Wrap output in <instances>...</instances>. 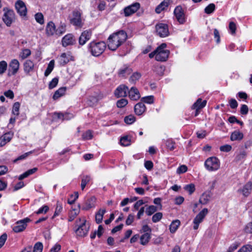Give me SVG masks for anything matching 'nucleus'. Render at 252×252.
Listing matches in <instances>:
<instances>
[{
  "mask_svg": "<svg viewBox=\"0 0 252 252\" xmlns=\"http://www.w3.org/2000/svg\"><path fill=\"white\" fill-rule=\"evenodd\" d=\"M141 77V74L138 72H134L130 77L129 81L132 84H135Z\"/></svg>",
  "mask_w": 252,
  "mask_h": 252,
  "instance_id": "2f4dec72",
  "label": "nucleus"
},
{
  "mask_svg": "<svg viewBox=\"0 0 252 252\" xmlns=\"http://www.w3.org/2000/svg\"><path fill=\"white\" fill-rule=\"evenodd\" d=\"M54 65L55 61L54 60H52L49 62V64H48V66L44 72V75L45 76H48L51 73L54 68Z\"/></svg>",
  "mask_w": 252,
  "mask_h": 252,
  "instance_id": "f704fd0d",
  "label": "nucleus"
},
{
  "mask_svg": "<svg viewBox=\"0 0 252 252\" xmlns=\"http://www.w3.org/2000/svg\"><path fill=\"white\" fill-rule=\"evenodd\" d=\"M252 190V183L248 182L247 183L242 189H239V191L241 192L242 194L245 196H248L251 193Z\"/></svg>",
  "mask_w": 252,
  "mask_h": 252,
  "instance_id": "6ab92c4d",
  "label": "nucleus"
},
{
  "mask_svg": "<svg viewBox=\"0 0 252 252\" xmlns=\"http://www.w3.org/2000/svg\"><path fill=\"white\" fill-rule=\"evenodd\" d=\"M64 32H61L56 29L55 24L53 22H49L46 27V34L48 36H52L54 33L61 35Z\"/></svg>",
  "mask_w": 252,
  "mask_h": 252,
  "instance_id": "9b49d317",
  "label": "nucleus"
},
{
  "mask_svg": "<svg viewBox=\"0 0 252 252\" xmlns=\"http://www.w3.org/2000/svg\"><path fill=\"white\" fill-rule=\"evenodd\" d=\"M105 209H100L95 215V221L98 224L101 222L103 215L105 213Z\"/></svg>",
  "mask_w": 252,
  "mask_h": 252,
  "instance_id": "7c9ffc66",
  "label": "nucleus"
},
{
  "mask_svg": "<svg viewBox=\"0 0 252 252\" xmlns=\"http://www.w3.org/2000/svg\"><path fill=\"white\" fill-rule=\"evenodd\" d=\"M31 54V50L29 49H24L20 54V57L22 59H25Z\"/></svg>",
  "mask_w": 252,
  "mask_h": 252,
  "instance_id": "ea45409f",
  "label": "nucleus"
},
{
  "mask_svg": "<svg viewBox=\"0 0 252 252\" xmlns=\"http://www.w3.org/2000/svg\"><path fill=\"white\" fill-rule=\"evenodd\" d=\"M249 108L247 105L245 104L242 105L240 109V112L242 114L246 115L248 113Z\"/></svg>",
  "mask_w": 252,
  "mask_h": 252,
  "instance_id": "69168bd1",
  "label": "nucleus"
},
{
  "mask_svg": "<svg viewBox=\"0 0 252 252\" xmlns=\"http://www.w3.org/2000/svg\"><path fill=\"white\" fill-rule=\"evenodd\" d=\"M156 29L157 34L161 37H164L169 35V30L167 25L164 23H159L156 25Z\"/></svg>",
  "mask_w": 252,
  "mask_h": 252,
  "instance_id": "1a4fd4ad",
  "label": "nucleus"
},
{
  "mask_svg": "<svg viewBox=\"0 0 252 252\" xmlns=\"http://www.w3.org/2000/svg\"><path fill=\"white\" fill-rule=\"evenodd\" d=\"M92 35V32L90 30H86L83 32L79 39V44L81 45H84L87 41L90 39Z\"/></svg>",
  "mask_w": 252,
  "mask_h": 252,
  "instance_id": "f3484780",
  "label": "nucleus"
},
{
  "mask_svg": "<svg viewBox=\"0 0 252 252\" xmlns=\"http://www.w3.org/2000/svg\"><path fill=\"white\" fill-rule=\"evenodd\" d=\"M128 90V88L126 86L121 85L115 91V95L117 97L126 96Z\"/></svg>",
  "mask_w": 252,
  "mask_h": 252,
  "instance_id": "2eb2a0df",
  "label": "nucleus"
},
{
  "mask_svg": "<svg viewBox=\"0 0 252 252\" xmlns=\"http://www.w3.org/2000/svg\"><path fill=\"white\" fill-rule=\"evenodd\" d=\"M128 103V101L126 99L122 98L117 102V106L118 108H123Z\"/></svg>",
  "mask_w": 252,
  "mask_h": 252,
  "instance_id": "8fccbe9b",
  "label": "nucleus"
},
{
  "mask_svg": "<svg viewBox=\"0 0 252 252\" xmlns=\"http://www.w3.org/2000/svg\"><path fill=\"white\" fill-rule=\"evenodd\" d=\"M69 61V55L66 53H62L58 58V62L60 65H64Z\"/></svg>",
  "mask_w": 252,
  "mask_h": 252,
  "instance_id": "a878e982",
  "label": "nucleus"
},
{
  "mask_svg": "<svg viewBox=\"0 0 252 252\" xmlns=\"http://www.w3.org/2000/svg\"><path fill=\"white\" fill-rule=\"evenodd\" d=\"M231 149L232 147L230 145H225L220 147V150L225 152H229Z\"/></svg>",
  "mask_w": 252,
  "mask_h": 252,
  "instance_id": "0e129e2a",
  "label": "nucleus"
},
{
  "mask_svg": "<svg viewBox=\"0 0 252 252\" xmlns=\"http://www.w3.org/2000/svg\"><path fill=\"white\" fill-rule=\"evenodd\" d=\"M208 213V209L207 208H204L199 214L195 217L193 220V229L196 230L199 227V224L203 221L205 217L207 215Z\"/></svg>",
  "mask_w": 252,
  "mask_h": 252,
  "instance_id": "6e6552de",
  "label": "nucleus"
},
{
  "mask_svg": "<svg viewBox=\"0 0 252 252\" xmlns=\"http://www.w3.org/2000/svg\"><path fill=\"white\" fill-rule=\"evenodd\" d=\"M61 249V246L60 244H56L50 250V252H59Z\"/></svg>",
  "mask_w": 252,
  "mask_h": 252,
  "instance_id": "338daca9",
  "label": "nucleus"
},
{
  "mask_svg": "<svg viewBox=\"0 0 252 252\" xmlns=\"http://www.w3.org/2000/svg\"><path fill=\"white\" fill-rule=\"evenodd\" d=\"M252 251V245H246L243 246L237 252H251Z\"/></svg>",
  "mask_w": 252,
  "mask_h": 252,
  "instance_id": "3c124183",
  "label": "nucleus"
},
{
  "mask_svg": "<svg viewBox=\"0 0 252 252\" xmlns=\"http://www.w3.org/2000/svg\"><path fill=\"white\" fill-rule=\"evenodd\" d=\"M207 170L209 171H214L218 170L220 167L219 159L214 157L208 158L204 163Z\"/></svg>",
  "mask_w": 252,
  "mask_h": 252,
  "instance_id": "39448f33",
  "label": "nucleus"
},
{
  "mask_svg": "<svg viewBox=\"0 0 252 252\" xmlns=\"http://www.w3.org/2000/svg\"><path fill=\"white\" fill-rule=\"evenodd\" d=\"M79 194L77 192H75L74 194H71L70 198L68 200V203L69 204H72L74 203L75 200L78 198Z\"/></svg>",
  "mask_w": 252,
  "mask_h": 252,
  "instance_id": "6e6d98bb",
  "label": "nucleus"
},
{
  "mask_svg": "<svg viewBox=\"0 0 252 252\" xmlns=\"http://www.w3.org/2000/svg\"><path fill=\"white\" fill-rule=\"evenodd\" d=\"M180 225V221L178 220H175L172 222L170 225V231L171 233H174L179 225Z\"/></svg>",
  "mask_w": 252,
  "mask_h": 252,
  "instance_id": "72a5a7b5",
  "label": "nucleus"
},
{
  "mask_svg": "<svg viewBox=\"0 0 252 252\" xmlns=\"http://www.w3.org/2000/svg\"><path fill=\"white\" fill-rule=\"evenodd\" d=\"M90 226L86 224L85 218H79L75 221V232L77 236L84 237L86 236L89 230Z\"/></svg>",
  "mask_w": 252,
  "mask_h": 252,
  "instance_id": "f03ea898",
  "label": "nucleus"
},
{
  "mask_svg": "<svg viewBox=\"0 0 252 252\" xmlns=\"http://www.w3.org/2000/svg\"><path fill=\"white\" fill-rule=\"evenodd\" d=\"M59 82V79L58 78H53L49 84V88L50 89H52L57 86Z\"/></svg>",
  "mask_w": 252,
  "mask_h": 252,
  "instance_id": "4d7b16f0",
  "label": "nucleus"
},
{
  "mask_svg": "<svg viewBox=\"0 0 252 252\" xmlns=\"http://www.w3.org/2000/svg\"><path fill=\"white\" fill-rule=\"evenodd\" d=\"M13 134L11 132H7L0 137V146L2 147L9 142L12 139Z\"/></svg>",
  "mask_w": 252,
  "mask_h": 252,
  "instance_id": "5701e85b",
  "label": "nucleus"
},
{
  "mask_svg": "<svg viewBox=\"0 0 252 252\" xmlns=\"http://www.w3.org/2000/svg\"><path fill=\"white\" fill-rule=\"evenodd\" d=\"M17 12L21 16H25L27 14V10L25 3L21 0H17L15 4Z\"/></svg>",
  "mask_w": 252,
  "mask_h": 252,
  "instance_id": "4468645a",
  "label": "nucleus"
},
{
  "mask_svg": "<svg viewBox=\"0 0 252 252\" xmlns=\"http://www.w3.org/2000/svg\"><path fill=\"white\" fill-rule=\"evenodd\" d=\"M7 68V63L5 61L0 62V75H2Z\"/></svg>",
  "mask_w": 252,
  "mask_h": 252,
  "instance_id": "37998d69",
  "label": "nucleus"
},
{
  "mask_svg": "<svg viewBox=\"0 0 252 252\" xmlns=\"http://www.w3.org/2000/svg\"><path fill=\"white\" fill-rule=\"evenodd\" d=\"M92 202L93 199L87 200L82 206V209L83 210H88L91 208L94 207V205Z\"/></svg>",
  "mask_w": 252,
  "mask_h": 252,
  "instance_id": "e433bc0d",
  "label": "nucleus"
},
{
  "mask_svg": "<svg viewBox=\"0 0 252 252\" xmlns=\"http://www.w3.org/2000/svg\"><path fill=\"white\" fill-rule=\"evenodd\" d=\"M91 177L88 175L83 176L82 178L81 187L82 190L84 189L86 186L91 181Z\"/></svg>",
  "mask_w": 252,
  "mask_h": 252,
  "instance_id": "c9c22d12",
  "label": "nucleus"
},
{
  "mask_svg": "<svg viewBox=\"0 0 252 252\" xmlns=\"http://www.w3.org/2000/svg\"><path fill=\"white\" fill-rule=\"evenodd\" d=\"M158 210L157 207L154 205L149 206L146 210V213L148 216H151Z\"/></svg>",
  "mask_w": 252,
  "mask_h": 252,
  "instance_id": "a18cd8bd",
  "label": "nucleus"
},
{
  "mask_svg": "<svg viewBox=\"0 0 252 252\" xmlns=\"http://www.w3.org/2000/svg\"><path fill=\"white\" fill-rule=\"evenodd\" d=\"M188 170L187 166L185 165H182L179 166L177 170V173L178 174H182L185 173Z\"/></svg>",
  "mask_w": 252,
  "mask_h": 252,
  "instance_id": "680f3d73",
  "label": "nucleus"
},
{
  "mask_svg": "<svg viewBox=\"0 0 252 252\" xmlns=\"http://www.w3.org/2000/svg\"><path fill=\"white\" fill-rule=\"evenodd\" d=\"M169 4V0H164L161 2L156 8V12L157 13H160L162 10H164Z\"/></svg>",
  "mask_w": 252,
  "mask_h": 252,
  "instance_id": "c85d7f7f",
  "label": "nucleus"
},
{
  "mask_svg": "<svg viewBox=\"0 0 252 252\" xmlns=\"http://www.w3.org/2000/svg\"><path fill=\"white\" fill-rule=\"evenodd\" d=\"M63 210L62 204L60 203L59 201L57 202L56 207L55 209V211L53 216V218L57 216H59L60 214L61 213Z\"/></svg>",
  "mask_w": 252,
  "mask_h": 252,
  "instance_id": "79ce46f5",
  "label": "nucleus"
},
{
  "mask_svg": "<svg viewBox=\"0 0 252 252\" xmlns=\"http://www.w3.org/2000/svg\"><path fill=\"white\" fill-rule=\"evenodd\" d=\"M215 9V5L214 3H210L205 8V12L207 14L212 13Z\"/></svg>",
  "mask_w": 252,
  "mask_h": 252,
  "instance_id": "864d4df0",
  "label": "nucleus"
},
{
  "mask_svg": "<svg viewBox=\"0 0 252 252\" xmlns=\"http://www.w3.org/2000/svg\"><path fill=\"white\" fill-rule=\"evenodd\" d=\"M127 39V34L124 31H120L110 35L108 38V48L115 51L122 45Z\"/></svg>",
  "mask_w": 252,
  "mask_h": 252,
  "instance_id": "f257e3e1",
  "label": "nucleus"
},
{
  "mask_svg": "<svg viewBox=\"0 0 252 252\" xmlns=\"http://www.w3.org/2000/svg\"><path fill=\"white\" fill-rule=\"evenodd\" d=\"M146 110V106L143 102H139L134 106V111L136 114L141 115Z\"/></svg>",
  "mask_w": 252,
  "mask_h": 252,
  "instance_id": "b1692460",
  "label": "nucleus"
},
{
  "mask_svg": "<svg viewBox=\"0 0 252 252\" xmlns=\"http://www.w3.org/2000/svg\"><path fill=\"white\" fill-rule=\"evenodd\" d=\"M20 104L19 102H15L13 104L12 113L13 115L18 116L19 115V109Z\"/></svg>",
  "mask_w": 252,
  "mask_h": 252,
  "instance_id": "4c0bfd02",
  "label": "nucleus"
},
{
  "mask_svg": "<svg viewBox=\"0 0 252 252\" xmlns=\"http://www.w3.org/2000/svg\"><path fill=\"white\" fill-rule=\"evenodd\" d=\"M71 23L79 28H81L83 25V20L81 18V13L78 10L73 12L72 18L70 20Z\"/></svg>",
  "mask_w": 252,
  "mask_h": 252,
  "instance_id": "0eeeda50",
  "label": "nucleus"
},
{
  "mask_svg": "<svg viewBox=\"0 0 252 252\" xmlns=\"http://www.w3.org/2000/svg\"><path fill=\"white\" fill-rule=\"evenodd\" d=\"M132 72V69L127 66H124L120 69L118 74L121 77H126Z\"/></svg>",
  "mask_w": 252,
  "mask_h": 252,
  "instance_id": "c756f323",
  "label": "nucleus"
},
{
  "mask_svg": "<svg viewBox=\"0 0 252 252\" xmlns=\"http://www.w3.org/2000/svg\"><path fill=\"white\" fill-rule=\"evenodd\" d=\"M43 245L41 242H37L33 247V252H42L43 250Z\"/></svg>",
  "mask_w": 252,
  "mask_h": 252,
  "instance_id": "de8ad7c7",
  "label": "nucleus"
},
{
  "mask_svg": "<svg viewBox=\"0 0 252 252\" xmlns=\"http://www.w3.org/2000/svg\"><path fill=\"white\" fill-rule=\"evenodd\" d=\"M174 14L176 19L180 24L185 22V13L182 6H177L174 9Z\"/></svg>",
  "mask_w": 252,
  "mask_h": 252,
  "instance_id": "ddd939ff",
  "label": "nucleus"
},
{
  "mask_svg": "<svg viewBox=\"0 0 252 252\" xmlns=\"http://www.w3.org/2000/svg\"><path fill=\"white\" fill-rule=\"evenodd\" d=\"M135 117L133 115H129L125 117L124 119L125 122L128 125L132 124L135 121Z\"/></svg>",
  "mask_w": 252,
  "mask_h": 252,
  "instance_id": "c03bdc74",
  "label": "nucleus"
},
{
  "mask_svg": "<svg viewBox=\"0 0 252 252\" xmlns=\"http://www.w3.org/2000/svg\"><path fill=\"white\" fill-rule=\"evenodd\" d=\"M34 64L31 60H27L24 63V71L26 73H29L33 70Z\"/></svg>",
  "mask_w": 252,
  "mask_h": 252,
  "instance_id": "393cba45",
  "label": "nucleus"
},
{
  "mask_svg": "<svg viewBox=\"0 0 252 252\" xmlns=\"http://www.w3.org/2000/svg\"><path fill=\"white\" fill-rule=\"evenodd\" d=\"M14 19V12L13 10H7L3 16V20L8 26H10Z\"/></svg>",
  "mask_w": 252,
  "mask_h": 252,
  "instance_id": "dca6fc26",
  "label": "nucleus"
},
{
  "mask_svg": "<svg viewBox=\"0 0 252 252\" xmlns=\"http://www.w3.org/2000/svg\"><path fill=\"white\" fill-rule=\"evenodd\" d=\"M30 221H31V220L28 218L17 221L15 223V225L13 227V230L16 233H19L24 231L27 226V223Z\"/></svg>",
  "mask_w": 252,
  "mask_h": 252,
  "instance_id": "423d86ee",
  "label": "nucleus"
},
{
  "mask_svg": "<svg viewBox=\"0 0 252 252\" xmlns=\"http://www.w3.org/2000/svg\"><path fill=\"white\" fill-rule=\"evenodd\" d=\"M151 238L150 233H145L140 238V244L145 245L147 244Z\"/></svg>",
  "mask_w": 252,
  "mask_h": 252,
  "instance_id": "473e14b6",
  "label": "nucleus"
},
{
  "mask_svg": "<svg viewBox=\"0 0 252 252\" xmlns=\"http://www.w3.org/2000/svg\"><path fill=\"white\" fill-rule=\"evenodd\" d=\"M184 189L187 191L189 194L191 195L192 194L195 189V186L193 184H190L189 185H186L184 188Z\"/></svg>",
  "mask_w": 252,
  "mask_h": 252,
  "instance_id": "a19ab883",
  "label": "nucleus"
},
{
  "mask_svg": "<svg viewBox=\"0 0 252 252\" xmlns=\"http://www.w3.org/2000/svg\"><path fill=\"white\" fill-rule=\"evenodd\" d=\"M93 137V135L90 130L87 131L85 133L82 135V138L84 140H90Z\"/></svg>",
  "mask_w": 252,
  "mask_h": 252,
  "instance_id": "bf43d9fd",
  "label": "nucleus"
},
{
  "mask_svg": "<svg viewBox=\"0 0 252 252\" xmlns=\"http://www.w3.org/2000/svg\"><path fill=\"white\" fill-rule=\"evenodd\" d=\"M79 213V210L73 209L70 211L68 219V221H73Z\"/></svg>",
  "mask_w": 252,
  "mask_h": 252,
  "instance_id": "58836bf2",
  "label": "nucleus"
},
{
  "mask_svg": "<svg viewBox=\"0 0 252 252\" xmlns=\"http://www.w3.org/2000/svg\"><path fill=\"white\" fill-rule=\"evenodd\" d=\"M121 145L124 146H127L130 144V140L127 136H124L120 140Z\"/></svg>",
  "mask_w": 252,
  "mask_h": 252,
  "instance_id": "09e8293b",
  "label": "nucleus"
},
{
  "mask_svg": "<svg viewBox=\"0 0 252 252\" xmlns=\"http://www.w3.org/2000/svg\"><path fill=\"white\" fill-rule=\"evenodd\" d=\"M140 6V5L138 2H135L126 7L124 9V14L125 16L128 17L131 16L139 9Z\"/></svg>",
  "mask_w": 252,
  "mask_h": 252,
  "instance_id": "f8f14e48",
  "label": "nucleus"
},
{
  "mask_svg": "<svg viewBox=\"0 0 252 252\" xmlns=\"http://www.w3.org/2000/svg\"><path fill=\"white\" fill-rule=\"evenodd\" d=\"M243 134L239 130H235L233 132L230 136V139L232 141H239L243 139Z\"/></svg>",
  "mask_w": 252,
  "mask_h": 252,
  "instance_id": "cd10ccee",
  "label": "nucleus"
},
{
  "mask_svg": "<svg viewBox=\"0 0 252 252\" xmlns=\"http://www.w3.org/2000/svg\"><path fill=\"white\" fill-rule=\"evenodd\" d=\"M142 100L145 103L152 104L154 101V97L153 95L147 96L143 97Z\"/></svg>",
  "mask_w": 252,
  "mask_h": 252,
  "instance_id": "5fc2aeb1",
  "label": "nucleus"
},
{
  "mask_svg": "<svg viewBox=\"0 0 252 252\" xmlns=\"http://www.w3.org/2000/svg\"><path fill=\"white\" fill-rule=\"evenodd\" d=\"M211 196L212 193L210 191H205L200 196L199 202L203 205L207 204L210 201Z\"/></svg>",
  "mask_w": 252,
  "mask_h": 252,
  "instance_id": "412c9836",
  "label": "nucleus"
},
{
  "mask_svg": "<svg viewBox=\"0 0 252 252\" xmlns=\"http://www.w3.org/2000/svg\"><path fill=\"white\" fill-rule=\"evenodd\" d=\"M245 231L248 233H252V221L248 223L245 228Z\"/></svg>",
  "mask_w": 252,
  "mask_h": 252,
  "instance_id": "774afa93",
  "label": "nucleus"
},
{
  "mask_svg": "<svg viewBox=\"0 0 252 252\" xmlns=\"http://www.w3.org/2000/svg\"><path fill=\"white\" fill-rule=\"evenodd\" d=\"M75 42V40L71 34H68L65 35L62 39V45L63 47L72 45Z\"/></svg>",
  "mask_w": 252,
  "mask_h": 252,
  "instance_id": "4be33fe9",
  "label": "nucleus"
},
{
  "mask_svg": "<svg viewBox=\"0 0 252 252\" xmlns=\"http://www.w3.org/2000/svg\"><path fill=\"white\" fill-rule=\"evenodd\" d=\"M229 29L231 31V34L235 33L236 29V24L233 22H230L229 25Z\"/></svg>",
  "mask_w": 252,
  "mask_h": 252,
  "instance_id": "e2e57ef3",
  "label": "nucleus"
},
{
  "mask_svg": "<svg viewBox=\"0 0 252 252\" xmlns=\"http://www.w3.org/2000/svg\"><path fill=\"white\" fill-rule=\"evenodd\" d=\"M166 47V44L165 43H162L157 48L156 60L157 61L164 62L168 59L169 51L165 49Z\"/></svg>",
  "mask_w": 252,
  "mask_h": 252,
  "instance_id": "20e7f679",
  "label": "nucleus"
},
{
  "mask_svg": "<svg viewBox=\"0 0 252 252\" xmlns=\"http://www.w3.org/2000/svg\"><path fill=\"white\" fill-rule=\"evenodd\" d=\"M25 186V184L23 182L20 181L18 182L17 184H16L14 187L12 191H16L23 187H24Z\"/></svg>",
  "mask_w": 252,
  "mask_h": 252,
  "instance_id": "052dcab7",
  "label": "nucleus"
},
{
  "mask_svg": "<svg viewBox=\"0 0 252 252\" xmlns=\"http://www.w3.org/2000/svg\"><path fill=\"white\" fill-rule=\"evenodd\" d=\"M48 210V206L47 205H44L40 208L35 213L36 214H45Z\"/></svg>",
  "mask_w": 252,
  "mask_h": 252,
  "instance_id": "13d9d810",
  "label": "nucleus"
},
{
  "mask_svg": "<svg viewBox=\"0 0 252 252\" xmlns=\"http://www.w3.org/2000/svg\"><path fill=\"white\" fill-rule=\"evenodd\" d=\"M106 46V44L104 42L92 41L89 44V50L93 56L98 57L104 52Z\"/></svg>",
  "mask_w": 252,
  "mask_h": 252,
  "instance_id": "7ed1b4c3",
  "label": "nucleus"
},
{
  "mask_svg": "<svg viewBox=\"0 0 252 252\" xmlns=\"http://www.w3.org/2000/svg\"><path fill=\"white\" fill-rule=\"evenodd\" d=\"M207 103L206 100L202 101L201 98H198L196 102H195L192 105V108L196 110L195 116H196L199 112V110L204 107Z\"/></svg>",
  "mask_w": 252,
  "mask_h": 252,
  "instance_id": "a211bd4d",
  "label": "nucleus"
},
{
  "mask_svg": "<svg viewBox=\"0 0 252 252\" xmlns=\"http://www.w3.org/2000/svg\"><path fill=\"white\" fill-rule=\"evenodd\" d=\"M20 66V63L16 59L11 61L9 64V69L7 75L11 76L15 75L18 71Z\"/></svg>",
  "mask_w": 252,
  "mask_h": 252,
  "instance_id": "9d476101",
  "label": "nucleus"
},
{
  "mask_svg": "<svg viewBox=\"0 0 252 252\" xmlns=\"http://www.w3.org/2000/svg\"><path fill=\"white\" fill-rule=\"evenodd\" d=\"M34 17H35V19L37 23H38L41 25L44 23V17H43V14L41 13L38 12V13L35 14Z\"/></svg>",
  "mask_w": 252,
  "mask_h": 252,
  "instance_id": "49530a36",
  "label": "nucleus"
},
{
  "mask_svg": "<svg viewBox=\"0 0 252 252\" xmlns=\"http://www.w3.org/2000/svg\"><path fill=\"white\" fill-rule=\"evenodd\" d=\"M66 90V88L65 87H63L59 88L55 92L53 96V99L54 100H57L60 97L64 95Z\"/></svg>",
  "mask_w": 252,
  "mask_h": 252,
  "instance_id": "bb28decb",
  "label": "nucleus"
},
{
  "mask_svg": "<svg viewBox=\"0 0 252 252\" xmlns=\"http://www.w3.org/2000/svg\"><path fill=\"white\" fill-rule=\"evenodd\" d=\"M162 217V214L160 212H158L154 214L152 217V221L156 223L159 221Z\"/></svg>",
  "mask_w": 252,
  "mask_h": 252,
  "instance_id": "603ef678",
  "label": "nucleus"
},
{
  "mask_svg": "<svg viewBox=\"0 0 252 252\" xmlns=\"http://www.w3.org/2000/svg\"><path fill=\"white\" fill-rule=\"evenodd\" d=\"M128 96L131 100H137L140 98V94L138 89L132 87L128 91Z\"/></svg>",
  "mask_w": 252,
  "mask_h": 252,
  "instance_id": "aec40b11",
  "label": "nucleus"
}]
</instances>
